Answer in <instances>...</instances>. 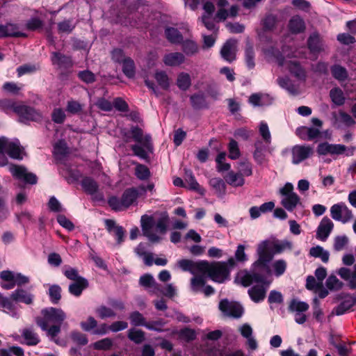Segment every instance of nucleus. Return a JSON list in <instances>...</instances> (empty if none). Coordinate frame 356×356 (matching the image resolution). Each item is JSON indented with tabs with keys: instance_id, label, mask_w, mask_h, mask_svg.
I'll return each instance as SVG.
<instances>
[{
	"instance_id": "61",
	"label": "nucleus",
	"mask_w": 356,
	"mask_h": 356,
	"mask_svg": "<svg viewBox=\"0 0 356 356\" xmlns=\"http://www.w3.org/2000/svg\"><path fill=\"white\" fill-rule=\"evenodd\" d=\"M229 157L231 159L236 160L241 155L238 143L234 139H231L228 145Z\"/></svg>"
},
{
	"instance_id": "6",
	"label": "nucleus",
	"mask_w": 356,
	"mask_h": 356,
	"mask_svg": "<svg viewBox=\"0 0 356 356\" xmlns=\"http://www.w3.org/2000/svg\"><path fill=\"white\" fill-rule=\"evenodd\" d=\"M130 132L133 139L140 143V145L136 144L131 146L134 154L143 159H147L148 157V152H152L153 149L150 135L146 134L143 136V130L138 126L131 127Z\"/></svg>"
},
{
	"instance_id": "20",
	"label": "nucleus",
	"mask_w": 356,
	"mask_h": 356,
	"mask_svg": "<svg viewBox=\"0 0 356 356\" xmlns=\"http://www.w3.org/2000/svg\"><path fill=\"white\" fill-rule=\"evenodd\" d=\"M139 284L151 293L157 294L160 290V285L155 281L154 277L149 273L140 277Z\"/></svg>"
},
{
	"instance_id": "26",
	"label": "nucleus",
	"mask_w": 356,
	"mask_h": 356,
	"mask_svg": "<svg viewBox=\"0 0 356 356\" xmlns=\"http://www.w3.org/2000/svg\"><path fill=\"white\" fill-rule=\"evenodd\" d=\"M22 337L24 340V343L27 346H36L40 341L38 334L32 328L23 329Z\"/></svg>"
},
{
	"instance_id": "62",
	"label": "nucleus",
	"mask_w": 356,
	"mask_h": 356,
	"mask_svg": "<svg viewBox=\"0 0 356 356\" xmlns=\"http://www.w3.org/2000/svg\"><path fill=\"white\" fill-rule=\"evenodd\" d=\"M348 243V238L343 236H337L334 239L333 248L335 251L339 252L345 248Z\"/></svg>"
},
{
	"instance_id": "59",
	"label": "nucleus",
	"mask_w": 356,
	"mask_h": 356,
	"mask_svg": "<svg viewBox=\"0 0 356 356\" xmlns=\"http://www.w3.org/2000/svg\"><path fill=\"white\" fill-rule=\"evenodd\" d=\"M237 169L238 173L243 177H249L252 174V164L248 161H242L238 163Z\"/></svg>"
},
{
	"instance_id": "52",
	"label": "nucleus",
	"mask_w": 356,
	"mask_h": 356,
	"mask_svg": "<svg viewBox=\"0 0 356 356\" xmlns=\"http://www.w3.org/2000/svg\"><path fill=\"white\" fill-rule=\"evenodd\" d=\"M129 319L131 323L134 326H145L146 320L142 314L139 312L135 311L129 314Z\"/></svg>"
},
{
	"instance_id": "8",
	"label": "nucleus",
	"mask_w": 356,
	"mask_h": 356,
	"mask_svg": "<svg viewBox=\"0 0 356 356\" xmlns=\"http://www.w3.org/2000/svg\"><path fill=\"white\" fill-rule=\"evenodd\" d=\"M280 193L283 196L281 204L289 211H293L298 204H301L300 197L293 192V185L291 183H286L280 188Z\"/></svg>"
},
{
	"instance_id": "25",
	"label": "nucleus",
	"mask_w": 356,
	"mask_h": 356,
	"mask_svg": "<svg viewBox=\"0 0 356 356\" xmlns=\"http://www.w3.org/2000/svg\"><path fill=\"white\" fill-rule=\"evenodd\" d=\"M185 56L180 52L167 54L163 57V63L168 66H178L185 61Z\"/></svg>"
},
{
	"instance_id": "43",
	"label": "nucleus",
	"mask_w": 356,
	"mask_h": 356,
	"mask_svg": "<svg viewBox=\"0 0 356 356\" xmlns=\"http://www.w3.org/2000/svg\"><path fill=\"white\" fill-rule=\"evenodd\" d=\"M293 243L286 239L280 241L277 238L275 239V254H280L286 250H291L293 249Z\"/></svg>"
},
{
	"instance_id": "13",
	"label": "nucleus",
	"mask_w": 356,
	"mask_h": 356,
	"mask_svg": "<svg viewBox=\"0 0 356 356\" xmlns=\"http://www.w3.org/2000/svg\"><path fill=\"white\" fill-rule=\"evenodd\" d=\"M10 172L16 179L25 183L35 184L37 183V177L35 174L29 172L26 168L22 165H12L9 167Z\"/></svg>"
},
{
	"instance_id": "39",
	"label": "nucleus",
	"mask_w": 356,
	"mask_h": 356,
	"mask_svg": "<svg viewBox=\"0 0 356 356\" xmlns=\"http://www.w3.org/2000/svg\"><path fill=\"white\" fill-rule=\"evenodd\" d=\"M309 305L297 299H293L289 305V311L291 312H305L309 309Z\"/></svg>"
},
{
	"instance_id": "41",
	"label": "nucleus",
	"mask_w": 356,
	"mask_h": 356,
	"mask_svg": "<svg viewBox=\"0 0 356 356\" xmlns=\"http://www.w3.org/2000/svg\"><path fill=\"white\" fill-rule=\"evenodd\" d=\"M83 190L88 194L93 195L98 190L97 183L90 177H85L81 181Z\"/></svg>"
},
{
	"instance_id": "48",
	"label": "nucleus",
	"mask_w": 356,
	"mask_h": 356,
	"mask_svg": "<svg viewBox=\"0 0 356 356\" xmlns=\"http://www.w3.org/2000/svg\"><path fill=\"white\" fill-rule=\"evenodd\" d=\"M332 101L336 105L341 106L345 102V97L342 90L338 88H333L330 92Z\"/></svg>"
},
{
	"instance_id": "7",
	"label": "nucleus",
	"mask_w": 356,
	"mask_h": 356,
	"mask_svg": "<svg viewBox=\"0 0 356 356\" xmlns=\"http://www.w3.org/2000/svg\"><path fill=\"white\" fill-rule=\"evenodd\" d=\"M140 192L137 188H131L126 189L121 198L115 196L111 197L108 203L112 209L115 211H122L136 203Z\"/></svg>"
},
{
	"instance_id": "49",
	"label": "nucleus",
	"mask_w": 356,
	"mask_h": 356,
	"mask_svg": "<svg viewBox=\"0 0 356 356\" xmlns=\"http://www.w3.org/2000/svg\"><path fill=\"white\" fill-rule=\"evenodd\" d=\"M122 71L124 74L129 78H132L135 75V65L134 60L127 58L122 63Z\"/></svg>"
},
{
	"instance_id": "38",
	"label": "nucleus",
	"mask_w": 356,
	"mask_h": 356,
	"mask_svg": "<svg viewBox=\"0 0 356 356\" xmlns=\"http://www.w3.org/2000/svg\"><path fill=\"white\" fill-rule=\"evenodd\" d=\"M166 38L173 44H179L183 40V36L179 31L172 27L167 28L165 31Z\"/></svg>"
},
{
	"instance_id": "57",
	"label": "nucleus",
	"mask_w": 356,
	"mask_h": 356,
	"mask_svg": "<svg viewBox=\"0 0 356 356\" xmlns=\"http://www.w3.org/2000/svg\"><path fill=\"white\" fill-rule=\"evenodd\" d=\"M245 60L247 67L249 69L254 67V52L253 47L251 45H247L245 50Z\"/></svg>"
},
{
	"instance_id": "11",
	"label": "nucleus",
	"mask_w": 356,
	"mask_h": 356,
	"mask_svg": "<svg viewBox=\"0 0 356 356\" xmlns=\"http://www.w3.org/2000/svg\"><path fill=\"white\" fill-rule=\"evenodd\" d=\"M330 215L334 220L343 223L349 222L353 218L352 211L343 202L332 205L330 208Z\"/></svg>"
},
{
	"instance_id": "31",
	"label": "nucleus",
	"mask_w": 356,
	"mask_h": 356,
	"mask_svg": "<svg viewBox=\"0 0 356 356\" xmlns=\"http://www.w3.org/2000/svg\"><path fill=\"white\" fill-rule=\"evenodd\" d=\"M135 252L138 257H143L144 263L146 266H152L153 254L146 252V248L144 243H139L138 246L135 248Z\"/></svg>"
},
{
	"instance_id": "18",
	"label": "nucleus",
	"mask_w": 356,
	"mask_h": 356,
	"mask_svg": "<svg viewBox=\"0 0 356 356\" xmlns=\"http://www.w3.org/2000/svg\"><path fill=\"white\" fill-rule=\"evenodd\" d=\"M236 42L234 40H228L220 50L222 58L229 63L236 59Z\"/></svg>"
},
{
	"instance_id": "45",
	"label": "nucleus",
	"mask_w": 356,
	"mask_h": 356,
	"mask_svg": "<svg viewBox=\"0 0 356 356\" xmlns=\"http://www.w3.org/2000/svg\"><path fill=\"white\" fill-rule=\"evenodd\" d=\"M332 76L339 81H344L348 77L346 69L339 65H334L331 68Z\"/></svg>"
},
{
	"instance_id": "32",
	"label": "nucleus",
	"mask_w": 356,
	"mask_h": 356,
	"mask_svg": "<svg viewBox=\"0 0 356 356\" xmlns=\"http://www.w3.org/2000/svg\"><path fill=\"white\" fill-rule=\"evenodd\" d=\"M88 286V282L86 279H80L79 281L74 282L70 284L69 292L74 296H79L82 293L83 289H86Z\"/></svg>"
},
{
	"instance_id": "22",
	"label": "nucleus",
	"mask_w": 356,
	"mask_h": 356,
	"mask_svg": "<svg viewBox=\"0 0 356 356\" xmlns=\"http://www.w3.org/2000/svg\"><path fill=\"white\" fill-rule=\"evenodd\" d=\"M6 37H26V34L18 30V26L14 24L0 25V38Z\"/></svg>"
},
{
	"instance_id": "55",
	"label": "nucleus",
	"mask_w": 356,
	"mask_h": 356,
	"mask_svg": "<svg viewBox=\"0 0 356 356\" xmlns=\"http://www.w3.org/2000/svg\"><path fill=\"white\" fill-rule=\"evenodd\" d=\"M128 337L131 341L139 344L145 340V332L140 330L130 329Z\"/></svg>"
},
{
	"instance_id": "19",
	"label": "nucleus",
	"mask_w": 356,
	"mask_h": 356,
	"mask_svg": "<svg viewBox=\"0 0 356 356\" xmlns=\"http://www.w3.org/2000/svg\"><path fill=\"white\" fill-rule=\"evenodd\" d=\"M0 277L3 281H13L15 285L22 286L29 283V278L21 273L10 270H3L0 273Z\"/></svg>"
},
{
	"instance_id": "27",
	"label": "nucleus",
	"mask_w": 356,
	"mask_h": 356,
	"mask_svg": "<svg viewBox=\"0 0 356 356\" xmlns=\"http://www.w3.org/2000/svg\"><path fill=\"white\" fill-rule=\"evenodd\" d=\"M307 44L309 50L313 53L320 52L323 49V41L317 33H313L309 36Z\"/></svg>"
},
{
	"instance_id": "23",
	"label": "nucleus",
	"mask_w": 356,
	"mask_h": 356,
	"mask_svg": "<svg viewBox=\"0 0 356 356\" xmlns=\"http://www.w3.org/2000/svg\"><path fill=\"white\" fill-rule=\"evenodd\" d=\"M51 62L53 65H57L60 68L67 69L72 66L71 58L59 52L52 53Z\"/></svg>"
},
{
	"instance_id": "54",
	"label": "nucleus",
	"mask_w": 356,
	"mask_h": 356,
	"mask_svg": "<svg viewBox=\"0 0 356 356\" xmlns=\"http://www.w3.org/2000/svg\"><path fill=\"white\" fill-rule=\"evenodd\" d=\"M206 280L202 276H195L191 280V286L193 291H202L205 286Z\"/></svg>"
},
{
	"instance_id": "24",
	"label": "nucleus",
	"mask_w": 356,
	"mask_h": 356,
	"mask_svg": "<svg viewBox=\"0 0 356 356\" xmlns=\"http://www.w3.org/2000/svg\"><path fill=\"white\" fill-rule=\"evenodd\" d=\"M34 296L22 289H17L11 294V298L19 302L31 305L33 302Z\"/></svg>"
},
{
	"instance_id": "46",
	"label": "nucleus",
	"mask_w": 356,
	"mask_h": 356,
	"mask_svg": "<svg viewBox=\"0 0 356 356\" xmlns=\"http://www.w3.org/2000/svg\"><path fill=\"white\" fill-rule=\"evenodd\" d=\"M67 153V147L64 140H59L54 146V154L57 159H61Z\"/></svg>"
},
{
	"instance_id": "15",
	"label": "nucleus",
	"mask_w": 356,
	"mask_h": 356,
	"mask_svg": "<svg viewBox=\"0 0 356 356\" xmlns=\"http://www.w3.org/2000/svg\"><path fill=\"white\" fill-rule=\"evenodd\" d=\"M16 114L19 116L21 122L37 121L41 118L40 113L23 103L18 104V106L16 108Z\"/></svg>"
},
{
	"instance_id": "58",
	"label": "nucleus",
	"mask_w": 356,
	"mask_h": 356,
	"mask_svg": "<svg viewBox=\"0 0 356 356\" xmlns=\"http://www.w3.org/2000/svg\"><path fill=\"white\" fill-rule=\"evenodd\" d=\"M209 184L219 195H224L225 193L226 186L222 179L212 178L210 179Z\"/></svg>"
},
{
	"instance_id": "56",
	"label": "nucleus",
	"mask_w": 356,
	"mask_h": 356,
	"mask_svg": "<svg viewBox=\"0 0 356 356\" xmlns=\"http://www.w3.org/2000/svg\"><path fill=\"white\" fill-rule=\"evenodd\" d=\"M191 105L195 109H201L206 106L204 96L202 94H195L191 96Z\"/></svg>"
},
{
	"instance_id": "12",
	"label": "nucleus",
	"mask_w": 356,
	"mask_h": 356,
	"mask_svg": "<svg viewBox=\"0 0 356 356\" xmlns=\"http://www.w3.org/2000/svg\"><path fill=\"white\" fill-rule=\"evenodd\" d=\"M218 307L225 316L233 318H239L243 314V308L240 304L227 299L222 300Z\"/></svg>"
},
{
	"instance_id": "16",
	"label": "nucleus",
	"mask_w": 356,
	"mask_h": 356,
	"mask_svg": "<svg viewBox=\"0 0 356 356\" xmlns=\"http://www.w3.org/2000/svg\"><path fill=\"white\" fill-rule=\"evenodd\" d=\"M177 264L182 270L188 271L193 275L202 274L205 268L204 260L193 261L189 259H181Z\"/></svg>"
},
{
	"instance_id": "51",
	"label": "nucleus",
	"mask_w": 356,
	"mask_h": 356,
	"mask_svg": "<svg viewBox=\"0 0 356 356\" xmlns=\"http://www.w3.org/2000/svg\"><path fill=\"white\" fill-rule=\"evenodd\" d=\"M95 312L97 314V316L102 319L113 318L116 316V313L114 312L113 309L108 307L105 305H101L99 307H97L95 310Z\"/></svg>"
},
{
	"instance_id": "63",
	"label": "nucleus",
	"mask_w": 356,
	"mask_h": 356,
	"mask_svg": "<svg viewBox=\"0 0 356 356\" xmlns=\"http://www.w3.org/2000/svg\"><path fill=\"white\" fill-rule=\"evenodd\" d=\"M136 176L140 180H146L150 177V171L147 166L138 164L136 167Z\"/></svg>"
},
{
	"instance_id": "1",
	"label": "nucleus",
	"mask_w": 356,
	"mask_h": 356,
	"mask_svg": "<svg viewBox=\"0 0 356 356\" xmlns=\"http://www.w3.org/2000/svg\"><path fill=\"white\" fill-rule=\"evenodd\" d=\"M264 270H242L237 273L234 282L236 284L248 287L253 283L255 285L248 289V294L251 300L254 302H259L264 300L267 289L271 281L268 280L266 275L261 273Z\"/></svg>"
},
{
	"instance_id": "14",
	"label": "nucleus",
	"mask_w": 356,
	"mask_h": 356,
	"mask_svg": "<svg viewBox=\"0 0 356 356\" xmlns=\"http://www.w3.org/2000/svg\"><path fill=\"white\" fill-rule=\"evenodd\" d=\"M346 147L341 144H331L327 142L318 145L316 152L318 155L338 156L345 153Z\"/></svg>"
},
{
	"instance_id": "53",
	"label": "nucleus",
	"mask_w": 356,
	"mask_h": 356,
	"mask_svg": "<svg viewBox=\"0 0 356 356\" xmlns=\"http://www.w3.org/2000/svg\"><path fill=\"white\" fill-rule=\"evenodd\" d=\"M158 84L164 90L170 87V81L167 74L163 71L156 72L154 76Z\"/></svg>"
},
{
	"instance_id": "35",
	"label": "nucleus",
	"mask_w": 356,
	"mask_h": 356,
	"mask_svg": "<svg viewBox=\"0 0 356 356\" xmlns=\"http://www.w3.org/2000/svg\"><path fill=\"white\" fill-rule=\"evenodd\" d=\"M181 48L184 53L189 56H193L198 53L200 49L198 44L195 41L191 40H186L185 41L182 40Z\"/></svg>"
},
{
	"instance_id": "47",
	"label": "nucleus",
	"mask_w": 356,
	"mask_h": 356,
	"mask_svg": "<svg viewBox=\"0 0 356 356\" xmlns=\"http://www.w3.org/2000/svg\"><path fill=\"white\" fill-rule=\"evenodd\" d=\"M51 302L57 304L61 298V288L57 284L50 286L48 292Z\"/></svg>"
},
{
	"instance_id": "17",
	"label": "nucleus",
	"mask_w": 356,
	"mask_h": 356,
	"mask_svg": "<svg viewBox=\"0 0 356 356\" xmlns=\"http://www.w3.org/2000/svg\"><path fill=\"white\" fill-rule=\"evenodd\" d=\"M333 229V222L328 217H323L316 229V238L321 241H325L332 232Z\"/></svg>"
},
{
	"instance_id": "60",
	"label": "nucleus",
	"mask_w": 356,
	"mask_h": 356,
	"mask_svg": "<svg viewBox=\"0 0 356 356\" xmlns=\"http://www.w3.org/2000/svg\"><path fill=\"white\" fill-rule=\"evenodd\" d=\"M185 180L189 185V188L195 191H200V186L197 182L191 170H185Z\"/></svg>"
},
{
	"instance_id": "50",
	"label": "nucleus",
	"mask_w": 356,
	"mask_h": 356,
	"mask_svg": "<svg viewBox=\"0 0 356 356\" xmlns=\"http://www.w3.org/2000/svg\"><path fill=\"white\" fill-rule=\"evenodd\" d=\"M113 345V341L111 338H104L95 342L92 344V347L95 350H109L111 349Z\"/></svg>"
},
{
	"instance_id": "29",
	"label": "nucleus",
	"mask_w": 356,
	"mask_h": 356,
	"mask_svg": "<svg viewBox=\"0 0 356 356\" xmlns=\"http://www.w3.org/2000/svg\"><path fill=\"white\" fill-rule=\"evenodd\" d=\"M249 102L254 106H262L270 104L271 98L266 94L254 93L250 95Z\"/></svg>"
},
{
	"instance_id": "64",
	"label": "nucleus",
	"mask_w": 356,
	"mask_h": 356,
	"mask_svg": "<svg viewBox=\"0 0 356 356\" xmlns=\"http://www.w3.org/2000/svg\"><path fill=\"white\" fill-rule=\"evenodd\" d=\"M326 286L330 290L337 291L342 288L343 283L335 275H332L326 280Z\"/></svg>"
},
{
	"instance_id": "4",
	"label": "nucleus",
	"mask_w": 356,
	"mask_h": 356,
	"mask_svg": "<svg viewBox=\"0 0 356 356\" xmlns=\"http://www.w3.org/2000/svg\"><path fill=\"white\" fill-rule=\"evenodd\" d=\"M275 237L261 241L257 248V254L258 259L252 264V268L254 270H264L270 273L268 264L273 259L275 255Z\"/></svg>"
},
{
	"instance_id": "44",
	"label": "nucleus",
	"mask_w": 356,
	"mask_h": 356,
	"mask_svg": "<svg viewBox=\"0 0 356 356\" xmlns=\"http://www.w3.org/2000/svg\"><path fill=\"white\" fill-rule=\"evenodd\" d=\"M76 24L73 19H65L58 23V30L61 33H70L75 28Z\"/></svg>"
},
{
	"instance_id": "33",
	"label": "nucleus",
	"mask_w": 356,
	"mask_h": 356,
	"mask_svg": "<svg viewBox=\"0 0 356 356\" xmlns=\"http://www.w3.org/2000/svg\"><path fill=\"white\" fill-rule=\"evenodd\" d=\"M225 180L228 184L234 187L242 186L245 184L243 177L238 172H234V171H229L227 173Z\"/></svg>"
},
{
	"instance_id": "2",
	"label": "nucleus",
	"mask_w": 356,
	"mask_h": 356,
	"mask_svg": "<svg viewBox=\"0 0 356 356\" xmlns=\"http://www.w3.org/2000/svg\"><path fill=\"white\" fill-rule=\"evenodd\" d=\"M42 317H37L36 323L40 328L47 331L51 339L58 343L56 336L60 332V326L66 318L65 313L59 308L48 307L41 311Z\"/></svg>"
},
{
	"instance_id": "42",
	"label": "nucleus",
	"mask_w": 356,
	"mask_h": 356,
	"mask_svg": "<svg viewBox=\"0 0 356 356\" xmlns=\"http://www.w3.org/2000/svg\"><path fill=\"white\" fill-rule=\"evenodd\" d=\"M178 88L182 90H186L191 85V76L188 73L181 72L179 74L177 80Z\"/></svg>"
},
{
	"instance_id": "34",
	"label": "nucleus",
	"mask_w": 356,
	"mask_h": 356,
	"mask_svg": "<svg viewBox=\"0 0 356 356\" xmlns=\"http://www.w3.org/2000/svg\"><path fill=\"white\" fill-rule=\"evenodd\" d=\"M287 264L286 261L282 259L275 260L271 265V269L269 268L270 273H273L276 277H280L282 275L286 269ZM268 274L266 270H265Z\"/></svg>"
},
{
	"instance_id": "3",
	"label": "nucleus",
	"mask_w": 356,
	"mask_h": 356,
	"mask_svg": "<svg viewBox=\"0 0 356 356\" xmlns=\"http://www.w3.org/2000/svg\"><path fill=\"white\" fill-rule=\"evenodd\" d=\"M205 268L202 275H207L212 281L222 283L229 277L230 269L235 266L234 258H229L227 261H216L209 263L204 261Z\"/></svg>"
},
{
	"instance_id": "21",
	"label": "nucleus",
	"mask_w": 356,
	"mask_h": 356,
	"mask_svg": "<svg viewBox=\"0 0 356 356\" xmlns=\"http://www.w3.org/2000/svg\"><path fill=\"white\" fill-rule=\"evenodd\" d=\"M280 65H286L289 71L295 77L301 81H305L306 79V74L303 68L300 66V63L296 60H289L288 62L284 63L283 61H280Z\"/></svg>"
},
{
	"instance_id": "9",
	"label": "nucleus",
	"mask_w": 356,
	"mask_h": 356,
	"mask_svg": "<svg viewBox=\"0 0 356 356\" xmlns=\"http://www.w3.org/2000/svg\"><path fill=\"white\" fill-rule=\"evenodd\" d=\"M6 152L10 157L15 159H22L23 147L17 139L9 140L5 137L0 138V153Z\"/></svg>"
},
{
	"instance_id": "36",
	"label": "nucleus",
	"mask_w": 356,
	"mask_h": 356,
	"mask_svg": "<svg viewBox=\"0 0 356 356\" xmlns=\"http://www.w3.org/2000/svg\"><path fill=\"white\" fill-rule=\"evenodd\" d=\"M309 254L313 257L320 258L324 263H327L329 261V252L324 250L323 248L320 245H316V247L310 248Z\"/></svg>"
},
{
	"instance_id": "5",
	"label": "nucleus",
	"mask_w": 356,
	"mask_h": 356,
	"mask_svg": "<svg viewBox=\"0 0 356 356\" xmlns=\"http://www.w3.org/2000/svg\"><path fill=\"white\" fill-rule=\"evenodd\" d=\"M168 219L161 218L155 222L154 218L151 216L143 215L140 218V226L143 235L152 243H159L162 238L156 233H154L153 229L155 227L156 232L165 234L167 231Z\"/></svg>"
},
{
	"instance_id": "40",
	"label": "nucleus",
	"mask_w": 356,
	"mask_h": 356,
	"mask_svg": "<svg viewBox=\"0 0 356 356\" xmlns=\"http://www.w3.org/2000/svg\"><path fill=\"white\" fill-rule=\"evenodd\" d=\"M18 104L13 99H0V111L9 114L11 112L16 113V108Z\"/></svg>"
},
{
	"instance_id": "10",
	"label": "nucleus",
	"mask_w": 356,
	"mask_h": 356,
	"mask_svg": "<svg viewBox=\"0 0 356 356\" xmlns=\"http://www.w3.org/2000/svg\"><path fill=\"white\" fill-rule=\"evenodd\" d=\"M291 163L298 165L309 159L314 154V147L309 145H296L291 150Z\"/></svg>"
},
{
	"instance_id": "28",
	"label": "nucleus",
	"mask_w": 356,
	"mask_h": 356,
	"mask_svg": "<svg viewBox=\"0 0 356 356\" xmlns=\"http://www.w3.org/2000/svg\"><path fill=\"white\" fill-rule=\"evenodd\" d=\"M277 84L283 89L286 90L289 94L296 95L299 94V89L292 81L288 77H279L277 79Z\"/></svg>"
},
{
	"instance_id": "37",
	"label": "nucleus",
	"mask_w": 356,
	"mask_h": 356,
	"mask_svg": "<svg viewBox=\"0 0 356 356\" xmlns=\"http://www.w3.org/2000/svg\"><path fill=\"white\" fill-rule=\"evenodd\" d=\"M289 28L294 33L302 32L305 28V22L299 16H294L289 21Z\"/></svg>"
},
{
	"instance_id": "30",
	"label": "nucleus",
	"mask_w": 356,
	"mask_h": 356,
	"mask_svg": "<svg viewBox=\"0 0 356 356\" xmlns=\"http://www.w3.org/2000/svg\"><path fill=\"white\" fill-rule=\"evenodd\" d=\"M356 299L352 296H348L345 299L335 308V313L337 316L342 315L350 310L355 305Z\"/></svg>"
}]
</instances>
